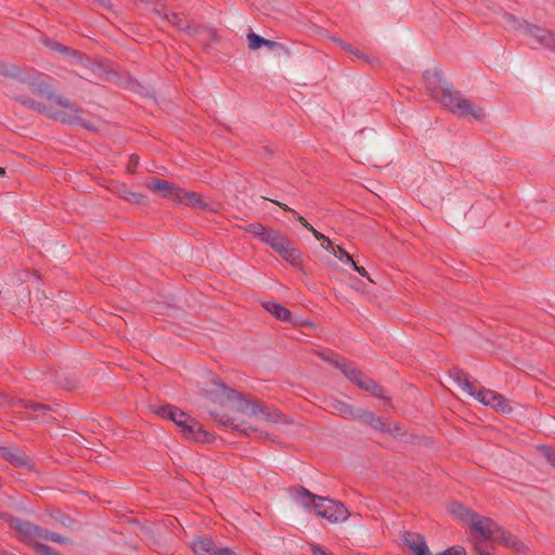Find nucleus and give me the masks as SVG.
I'll return each instance as SVG.
<instances>
[{
  "label": "nucleus",
  "mask_w": 555,
  "mask_h": 555,
  "mask_svg": "<svg viewBox=\"0 0 555 555\" xmlns=\"http://www.w3.org/2000/svg\"><path fill=\"white\" fill-rule=\"evenodd\" d=\"M0 76L11 79L7 86V94L22 106L64 124L93 129L83 120V111L68 98L57 93L51 78L44 74L0 62Z\"/></svg>",
  "instance_id": "1"
},
{
  "label": "nucleus",
  "mask_w": 555,
  "mask_h": 555,
  "mask_svg": "<svg viewBox=\"0 0 555 555\" xmlns=\"http://www.w3.org/2000/svg\"><path fill=\"white\" fill-rule=\"evenodd\" d=\"M425 83L430 95L439 100L450 112L461 117H472L476 120L485 118L483 109L472 101L453 91L441 78L437 70H426Z\"/></svg>",
  "instance_id": "2"
},
{
  "label": "nucleus",
  "mask_w": 555,
  "mask_h": 555,
  "mask_svg": "<svg viewBox=\"0 0 555 555\" xmlns=\"http://www.w3.org/2000/svg\"><path fill=\"white\" fill-rule=\"evenodd\" d=\"M222 388V395L235 402V411L243 416L261 421L269 425H289L293 421L275 406L263 404L260 400L250 399L236 390L227 387L223 383H217Z\"/></svg>",
  "instance_id": "3"
},
{
  "label": "nucleus",
  "mask_w": 555,
  "mask_h": 555,
  "mask_svg": "<svg viewBox=\"0 0 555 555\" xmlns=\"http://www.w3.org/2000/svg\"><path fill=\"white\" fill-rule=\"evenodd\" d=\"M262 243L269 245L283 260L296 268H301L302 254L279 231L267 230L261 223H250L245 229Z\"/></svg>",
  "instance_id": "4"
},
{
  "label": "nucleus",
  "mask_w": 555,
  "mask_h": 555,
  "mask_svg": "<svg viewBox=\"0 0 555 555\" xmlns=\"http://www.w3.org/2000/svg\"><path fill=\"white\" fill-rule=\"evenodd\" d=\"M297 501L304 506H313L320 517L334 524L345 521L349 517V512L344 504L315 495L304 488L297 490Z\"/></svg>",
  "instance_id": "5"
},
{
  "label": "nucleus",
  "mask_w": 555,
  "mask_h": 555,
  "mask_svg": "<svg viewBox=\"0 0 555 555\" xmlns=\"http://www.w3.org/2000/svg\"><path fill=\"white\" fill-rule=\"evenodd\" d=\"M503 25L507 29L516 30L540 47L555 51V33L527 21H521L512 14L503 15Z\"/></svg>",
  "instance_id": "6"
},
{
  "label": "nucleus",
  "mask_w": 555,
  "mask_h": 555,
  "mask_svg": "<svg viewBox=\"0 0 555 555\" xmlns=\"http://www.w3.org/2000/svg\"><path fill=\"white\" fill-rule=\"evenodd\" d=\"M453 379L457 386L467 392L469 396L476 398L485 405L493 408L498 412L509 413L512 411L508 401L500 393L491 389L477 390L474 383H472L467 375L462 371H454Z\"/></svg>",
  "instance_id": "7"
},
{
  "label": "nucleus",
  "mask_w": 555,
  "mask_h": 555,
  "mask_svg": "<svg viewBox=\"0 0 555 555\" xmlns=\"http://www.w3.org/2000/svg\"><path fill=\"white\" fill-rule=\"evenodd\" d=\"M156 413L162 417L172 421L179 428L185 439L194 441H205L207 433L202 425L185 412L172 405L159 406Z\"/></svg>",
  "instance_id": "8"
},
{
  "label": "nucleus",
  "mask_w": 555,
  "mask_h": 555,
  "mask_svg": "<svg viewBox=\"0 0 555 555\" xmlns=\"http://www.w3.org/2000/svg\"><path fill=\"white\" fill-rule=\"evenodd\" d=\"M468 526L470 530L477 533L483 541L494 539L496 532L501 531V528L490 518L478 514L474 516V519L470 520Z\"/></svg>",
  "instance_id": "9"
},
{
  "label": "nucleus",
  "mask_w": 555,
  "mask_h": 555,
  "mask_svg": "<svg viewBox=\"0 0 555 555\" xmlns=\"http://www.w3.org/2000/svg\"><path fill=\"white\" fill-rule=\"evenodd\" d=\"M145 186L151 192H153L155 194H159L164 198L170 199L175 203H177L178 198H180L178 193L181 188L175 185L173 183H171L169 181L153 178L152 180H150L149 182L145 183Z\"/></svg>",
  "instance_id": "10"
},
{
  "label": "nucleus",
  "mask_w": 555,
  "mask_h": 555,
  "mask_svg": "<svg viewBox=\"0 0 555 555\" xmlns=\"http://www.w3.org/2000/svg\"><path fill=\"white\" fill-rule=\"evenodd\" d=\"M215 417L221 425L231 427L234 430L242 431L245 435L256 434V437L259 439H271L269 433L261 430L258 426L249 424L247 421L235 423L234 420H223V417L218 418L217 415Z\"/></svg>",
  "instance_id": "11"
},
{
  "label": "nucleus",
  "mask_w": 555,
  "mask_h": 555,
  "mask_svg": "<svg viewBox=\"0 0 555 555\" xmlns=\"http://www.w3.org/2000/svg\"><path fill=\"white\" fill-rule=\"evenodd\" d=\"M178 194L180 198H178L177 204L203 210H212L210 204L198 193L180 189Z\"/></svg>",
  "instance_id": "12"
},
{
  "label": "nucleus",
  "mask_w": 555,
  "mask_h": 555,
  "mask_svg": "<svg viewBox=\"0 0 555 555\" xmlns=\"http://www.w3.org/2000/svg\"><path fill=\"white\" fill-rule=\"evenodd\" d=\"M159 16L164 17L168 23L172 26L177 27L179 30L184 31L189 35L193 36V33L198 30V26L192 25L184 16L179 13H163L159 10H154Z\"/></svg>",
  "instance_id": "13"
},
{
  "label": "nucleus",
  "mask_w": 555,
  "mask_h": 555,
  "mask_svg": "<svg viewBox=\"0 0 555 555\" xmlns=\"http://www.w3.org/2000/svg\"><path fill=\"white\" fill-rule=\"evenodd\" d=\"M402 541L409 546L414 555H430L423 535L405 531L402 535Z\"/></svg>",
  "instance_id": "14"
},
{
  "label": "nucleus",
  "mask_w": 555,
  "mask_h": 555,
  "mask_svg": "<svg viewBox=\"0 0 555 555\" xmlns=\"http://www.w3.org/2000/svg\"><path fill=\"white\" fill-rule=\"evenodd\" d=\"M356 420H359L372 428L383 431V433H391V429L385 424L382 417L375 415L373 412H370L364 409H359Z\"/></svg>",
  "instance_id": "15"
},
{
  "label": "nucleus",
  "mask_w": 555,
  "mask_h": 555,
  "mask_svg": "<svg viewBox=\"0 0 555 555\" xmlns=\"http://www.w3.org/2000/svg\"><path fill=\"white\" fill-rule=\"evenodd\" d=\"M328 408L332 410L334 414L351 420H356L357 413L359 411V409L340 400L331 401L328 403Z\"/></svg>",
  "instance_id": "16"
},
{
  "label": "nucleus",
  "mask_w": 555,
  "mask_h": 555,
  "mask_svg": "<svg viewBox=\"0 0 555 555\" xmlns=\"http://www.w3.org/2000/svg\"><path fill=\"white\" fill-rule=\"evenodd\" d=\"M191 547L196 555H214L218 550L212 540L205 537L195 538Z\"/></svg>",
  "instance_id": "17"
},
{
  "label": "nucleus",
  "mask_w": 555,
  "mask_h": 555,
  "mask_svg": "<svg viewBox=\"0 0 555 555\" xmlns=\"http://www.w3.org/2000/svg\"><path fill=\"white\" fill-rule=\"evenodd\" d=\"M0 455L16 466H25L28 462L25 454L14 447H0Z\"/></svg>",
  "instance_id": "18"
},
{
  "label": "nucleus",
  "mask_w": 555,
  "mask_h": 555,
  "mask_svg": "<svg viewBox=\"0 0 555 555\" xmlns=\"http://www.w3.org/2000/svg\"><path fill=\"white\" fill-rule=\"evenodd\" d=\"M494 540L516 552H522L526 550V545L521 541H519L516 537L507 533L502 528L501 531L496 532Z\"/></svg>",
  "instance_id": "19"
},
{
  "label": "nucleus",
  "mask_w": 555,
  "mask_h": 555,
  "mask_svg": "<svg viewBox=\"0 0 555 555\" xmlns=\"http://www.w3.org/2000/svg\"><path fill=\"white\" fill-rule=\"evenodd\" d=\"M262 307L280 321H283V322L292 321V312L287 308H285L284 306H282L278 302H274V301L263 302Z\"/></svg>",
  "instance_id": "20"
},
{
  "label": "nucleus",
  "mask_w": 555,
  "mask_h": 555,
  "mask_svg": "<svg viewBox=\"0 0 555 555\" xmlns=\"http://www.w3.org/2000/svg\"><path fill=\"white\" fill-rule=\"evenodd\" d=\"M115 193L129 203L145 204L147 201L145 195L130 191L125 184L118 185Z\"/></svg>",
  "instance_id": "21"
},
{
  "label": "nucleus",
  "mask_w": 555,
  "mask_h": 555,
  "mask_svg": "<svg viewBox=\"0 0 555 555\" xmlns=\"http://www.w3.org/2000/svg\"><path fill=\"white\" fill-rule=\"evenodd\" d=\"M9 404L11 405V408L13 410H20V409H29V410H34V411H40V412H43V414L48 411H50V408L48 405H44V404H40V403H35V402H29V401H25L23 399H14V398H11L9 400Z\"/></svg>",
  "instance_id": "22"
},
{
  "label": "nucleus",
  "mask_w": 555,
  "mask_h": 555,
  "mask_svg": "<svg viewBox=\"0 0 555 555\" xmlns=\"http://www.w3.org/2000/svg\"><path fill=\"white\" fill-rule=\"evenodd\" d=\"M450 513L455 518L466 522L467 525L470 522L472 519H474V516L476 515L475 512L459 503H453L450 505Z\"/></svg>",
  "instance_id": "23"
},
{
  "label": "nucleus",
  "mask_w": 555,
  "mask_h": 555,
  "mask_svg": "<svg viewBox=\"0 0 555 555\" xmlns=\"http://www.w3.org/2000/svg\"><path fill=\"white\" fill-rule=\"evenodd\" d=\"M341 373L354 385L361 388V384L365 382L367 376L360 370L347 365V363L340 370Z\"/></svg>",
  "instance_id": "24"
},
{
  "label": "nucleus",
  "mask_w": 555,
  "mask_h": 555,
  "mask_svg": "<svg viewBox=\"0 0 555 555\" xmlns=\"http://www.w3.org/2000/svg\"><path fill=\"white\" fill-rule=\"evenodd\" d=\"M193 36L202 37L205 49H208L210 46L219 41V36L215 29H208L201 26H198L197 31L193 33Z\"/></svg>",
  "instance_id": "25"
},
{
  "label": "nucleus",
  "mask_w": 555,
  "mask_h": 555,
  "mask_svg": "<svg viewBox=\"0 0 555 555\" xmlns=\"http://www.w3.org/2000/svg\"><path fill=\"white\" fill-rule=\"evenodd\" d=\"M361 389L370 392L372 396L376 398L389 400V398L385 396L384 388L370 377H367L365 382L361 384Z\"/></svg>",
  "instance_id": "26"
},
{
  "label": "nucleus",
  "mask_w": 555,
  "mask_h": 555,
  "mask_svg": "<svg viewBox=\"0 0 555 555\" xmlns=\"http://www.w3.org/2000/svg\"><path fill=\"white\" fill-rule=\"evenodd\" d=\"M318 356L339 370H341L343 366L346 364V361L334 352L326 353L323 351H319Z\"/></svg>",
  "instance_id": "27"
},
{
  "label": "nucleus",
  "mask_w": 555,
  "mask_h": 555,
  "mask_svg": "<svg viewBox=\"0 0 555 555\" xmlns=\"http://www.w3.org/2000/svg\"><path fill=\"white\" fill-rule=\"evenodd\" d=\"M334 41H335L337 44H339V46H340L345 51H347V52H349V53L353 54V55H354V56H357L358 59H361V60H363V61H365V62H367V63H373V60H372L369 55H366V54H364V53L360 52L358 49H356V48H353L352 46H350V44L346 43V42H345V41H343L341 39H334Z\"/></svg>",
  "instance_id": "28"
},
{
  "label": "nucleus",
  "mask_w": 555,
  "mask_h": 555,
  "mask_svg": "<svg viewBox=\"0 0 555 555\" xmlns=\"http://www.w3.org/2000/svg\"><path fill=\"white\" fill-rule=\"evenodd\" d=\"M274 204H276L280 208H282L283 210L285 211H289L293 214V216L295 217V219L302 225L305 227L308 231H312L313 230V227L300 215H298L294 209H292L289 206H287L286 204L284 203H281V202H278V201H272Z\"/></svg>",
  "instance_id": "29"
},
{
  "label": "nucleus",
  "mask_w": 555,
  "mask_h": 555,
  "mask_svg": "<svg viewBox=\"0 0 555 555\" xmlns=\"http://www.w3.org/2000/svg\"><path fill=\"white\" fill-rule=\"evenodd\" d=\"M48 47L52 50V51H55V52H59L61 54H66L68 56H79V59H81V56L79 55V52L76 51V50H73L66 46H63L62 43L60 42H56V41H51L49 42Z\"/></svg>",
  "instance_id": "30"
},
{
  "label": "nucleus",
  "mask_w": 555,
  "mask_h": 555,
  "mask_svg": "<svg viewBox=\"0 0 555 555\" xmlns=\"http://www.w3.org/2000/svg\"><path fill=\"white\" fill-rule=\"evenodd\" d=\"M247 41L250 50H257L263 46L264 38L255 33H250L247 35Z\"/></svg>",
  "instance_id": "31"
},
{
  "label": "nucleus",
  "mask_w": 555,
  "mask_h": 555,
  "mask_svg": "<svg viewBox=\"0 0 555 555\" xmlns=\"http://www.w3.org/2000/svg\"><path fill=\"white\" fill-rule=\"evenodd\" d=\"M333 255L339 260L346 261L349 264H351V262L353 261L352 257L347 251H345L344 248L340 246H336V249H334Z\"/></svg>",
  "instance_id": "32"
},
{
  "label": "nucleus",
  "mask_w": 555,
  "mask_h": 555,
  "mask_svg": "<svg viewBox=\"0 0 555 555\" xmlns=\"http://www.w3.org/2000/svg\"><path fill=\"white\" fill-rule=\"evenodd\" d=\"M437 555H466L464 547H449Z\"/></svg>",
  "instance_id": "33"
},
{
  "label": "nucleus",
  "mask_w": 555,
  "mask_h": 555,
  "mask_svg": "<svg viewBox=\"0 0 555 555\" xmlns=\"http://www.w3.org/2000/svg\"><path fill=\"white\" fill-rule=\"evenodd\" d=\"M354 271H357L361 276L363 278H366L367 281L372 284H374V281L371 279V276L369 275L367 271L365 270L364 267H360L358 266L354 261L351 262L350 264Z\"/></svg>",
  "instance_id": "34"
},
{
  "label": "nucleus",
  "mask_w": 555,
  "mask_h": 555,
  "mask_svg": "<svg viewBox=\"0 0 555 555\" xmlns=\"http://www.w3.org/2000/svg\"><path fill=\"white\" fill-rule=\"evenodd\" d=\"M311 552L313 555H332L331 553L326 552L319 545H311Z\"/></svg>",
  "instance_id": "35"
},
{
  "label": "nucleus",
  "mask_w": 555,
  "mask_h": 555,
  "mask_svg": "<svg viewBox=\"0 0 555 555\" xmlns=\"http://www.w3.org/2000/svg\"><path fill=\"white\" fill-rule=\"evenodd\" d=\"M214 555H236V554L228 547H219Z\"/></svg>",
  "instance_id": "36"
},
{
  "label": "nucleus",
  "mask_w": 555,
  "mask_h": 555,
  "mask_svg": "<svg viewBox=\"0 0 555 555\" xmlns=\"http://www.w3.org/2000/svg\"><path fill=\"white\" fill-rule=\"evenodd\" d=\"M311 233L313 234V236L318 240V241H321L323 243H325V241L328 238L327 236H325L323 233L319 232L318 230H315L313 228V230L311 231Z\"/></svg>",
  "instance_id": "37"
},
{
  "label": "nucleus",
  "mask_w": 555,
  "mask_h": 555,
  "mask_svg": "<svg viewBox=\"0 0 555 555\" xmlns=\"http://www.w3.org/2000/svg\"><path fill=\"white\" fill-rule=\"evenodd\" d=\"M322 247L332 253H334V249H336V246L333 244V242L330 238H327L325 241V243L322 244Z\"/></svg>",
  "instance_id": "38"
},
{
  "label": "nucleus",
  "mask_w": 555,
  "mask_h": 555,
  "mask_svg": "<svg viewBox=\"0 0 555 555\" xmlns=\"http://www.w3.org/2000/svg\"><path fill=\"white\" fill-rule=\"evenodd\" d=\"M264 47H268L269 49L273 50L278 47H281V44L276 41H273V40H269V39H264V43H263Z\"/></svg>",
  "instance_id": "39"
},
{
  "label": "nucleus",
  "mask_w": 555,
  "mask_h": 555,
  "mask_svg": "<svg viewBox=\"0 0 555 555\" xmlns=\"http://www.w3.org/2000/svg\"><path fill=\"white\" fill-rule=\"evenodd\" d=\"M475 551H476L477 555H493L492 553L482 550L481 546L479 545V543L475 544Z\"/></svg>",
  "instance_id": "40"
},
{
  "label": "nucleus",
  "mask_w": 555,
  "mask_h": 555,
  "mask_svg": "<svg viewBox=\"0 0 555 555\" xmlns=\"http://www.w3.org/2000/svg\"><path fill=\"white\" fill-rule=\"evenodd\" d=\"M100 5L105 9L111 10L113 8L112 2L109 0H95Z\"/></svg>",
  "instance_id": "41"
},
{
  "label": "nucleus",
  "mask_w": 555,
  "mask_h": 555,
  "mask_svg": "<svg viewBox=\"0 0 555 555\" xmlns=\"http://www.w3.org/2000/svg\"><path fill=\"white\" fill-rule=\"evenodd\" d=\"M354 289L358 292H361V293H365V286L362 285V283H359L358 285H356Z\"/></svg>",
  "instance_id": "42"
},
{
  "label": "nucleus",
  "mask_w": 555,
  "mask_h": 555,
  "mask_svg": "<svg viewBox=\"0 0 555 555\" xmlns=\"http://www.w3.org/2000/svg\"><path fill=\"white\" fill-rule=\"evenodd\" d=\"M131 162L134 163V166H137L139 163V157L135 155H131Z\"/></svg>",
  "instance_id": "43"
},
{
  "label": "nucleus",
  "mask_w": 555,
  "mask_h": 555,
  "mask_svg": "<svg viewBox=\"0 0 555 555\" xmlns=\"http://www.w3.org/2000/svg\"><path fill=\"white\" fill-rule=\"evenodd\" d=\"M3 175H5V169L0 167V176H3Z\"/></svg>",
  "instance_id": "44"
},
{
  "label": "nucleus",
  "mask_w": 555,
  "mask_h": 555,
  "mask_svg": "<svg viewBox=\"0 0 555 555\" xmlns=\"http://www.w3.org/2000/svg\"><path fill=\"white\" fill-rule=\"evenodd\" d=\"M400 430H401V428H400L398 425H395V431H397V433H398V431H400Z\"/></svg>",
  "instance_id": "45"
},
{
  "label": "nucleus",
  "mask_w": 555,
  "mask_h": 555,
  "mask_svg": "<svg viewBox=\"0 0 555 555\" xmlns=\"http://www.w3.org/2000/svg\"><path fill=\"white\" fill-rule=\"evenodd\" d=\"M551 461H552V463L555 465V459H553V460H551Z\"/></svg>",
  "instance_id": "46"
}]
</instances>
